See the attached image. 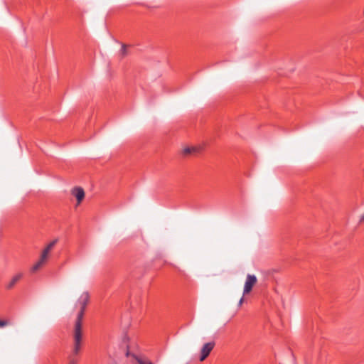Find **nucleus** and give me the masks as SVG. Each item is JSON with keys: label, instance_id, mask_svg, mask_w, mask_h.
Listing matches in <instances>:
<instances>
[{"label": "nucleus", "instance_id": "obj_1", "mask_svg": "<svg viewBox=\"0 0 364 364\" xmlns=\"http://www.w3.org/2000/svg\"><path fill=\"white\" fill-rule=\"evenodd\" d=\"M85 309H80L77 314V320L75 324L73 333V353H80L82 345V321Z\"/></svg>", "mask_w": 364, "mask_h": 364}, {"label": "nucleus", "instance_id": "obj_2", "mask_svg": "<svg viewBox=\"0 0 364 364\" xmlns=\"http://www.w3.org/2000/svg\"><path fill=\"white\" fill-rule=\"evenodd\" d=\"M257 283V278L255 274H247L246 276L244 288H243V295L249 294L252 290L253 287Z\"/></svg>", "mask_w": 364, "mask_h": 364}, {"label": "nucleus", "instance_id": "obj_3", "mask_svg": "<svg viewBox=\"0 0 364 364\" xmlns=\"http://www.w3.org/2000/svg\"><path fill=\"white\" fill-rule=\"evenodd\" d=\"M124 343L126 345V356L129 358L131 361L134 364L136 360V355L135 353V348L134 343H129V338L124 340Z\"/></svg>", "mask_w": 364, "mask_h": 364}, {"label": "nucleus", "instance_id": "obj_4", "mask_svg": "<svg viewBox=\"0 0 364 364\" xmlns=\"http://www.w3.org/2000/svg\"><path fill=\"white\" fill-rule=\"evenodd\" d=\"M215 346L214 342H208L205 343L200 352V361H203L210 354Z\"/></svg>", "mask_w": 364, "mask_h": 364}, {"label": "nucleus", "instance_id": "obj_5", "mask_svg": "<svg viewBox=\"0 0 364 364\" xmlns=\"http://www.w3.org/2000/svg\"><path fill=\"white\" fill-rule=\"evenodd\" d=\"M71 194L75 197L77 205H80L85 198V191L81 187H75L71 190Z\"/></svg>", "mask_w": 364, "mask_h": 364}, {"label": "nucleus", "instance_id": "obj_6", "mask_svg": "<svg viewBox=\"0 0 364 364\" xmlns=\"http://www.w3.org/2000/svg\"><path fill=\"white\" fill-rule=\"evenodd\" d=\"M90 301V294L87 291H84L80 295L79 299H78V304L80 306V309H85L87 304H88Z\"/></svg>", "mask_w": 364, "mask_h": 364}, {"label": "nucleus", "instance_id": "obj_7", "mask_svg": "<svg viewBox=\"0 0 364 364\" xmlns=\"http://www.w3.org/2000/svg\"><path fill=\"white\" fill-rule=\"evenodd\" d=\"M23 274L18 272L13 276L11 281L6 285L7 289H11L15 284L23 277Z\"/></svg>", "mask_w": 364, "mask_h": 364}, {"label": "nucleus", "instance_id": "obj_8", "mask_svg": "<svg viewBox=\"0 0 364 364\" xmlns=\"http://www.w3.org/2000/svg\"><path fill=\"white\" fill-rule=\"evenodd\" d=\"M56 242H57V240L52 241L43 250V251L42 252L41 256L43 259H47L49 252L53 248V247L55 246Z\"/></svg>", "mask_w": 364, "mask_h": 364}, {"label": "nucleus", "instance_id": "obj_9", "mask_svg": "<svg viewBox=\"0 0 364 364\" xmlns=\"http://www.w3.org/2000/svg\"><path fill=\"white\" fill-rule=\"evenodd\" d=\"M200 149L198 146H186L183 149L182 151L184 155H188L198 153Z\"/></svg>", "mask_w": 364, "mask_h": 364}, {"label": "nucleus", "instance_id": "obj_10", "mask_svg": "<svg viewBox=\"0 0 364 364\" xmlns=\"http://www.w3.org/2000/svg\"><path fill=\"white\" fill-rule=\"evenodd\" d=\"M46 259H43L41 257L40 259L31 267V272H35L38 271L44 264Z\"/></svg>", "mask_w": 364, "mask_h": 364}, {"label": "nucleus", "instance_id": "obj_11", "mask_svg": "<svg viewBox=\"0 0 364 364\" xmlns=\"http://www.w3.org/2000/svg\"><path fill=\"white\" fill-rule=\"evenodd\" d=\"M78 354H79V353H77V355ZM74 355H77V354H74L73 350L72 355L70 358L69 364H77V360L74 358Z\"/></svg>", "mask_w": 364, "mask_h": 364}, {"label": "nucleus", "instance_id": "obj_12", "mask_svg": "<svg viewBox=\"0 0 364 364\" xmlns=\"http://www.w3.org/2000/svg\"><path fill=\"white\" fill-rule=\"evenodd\" d=\"M127 46L126 45H123L122 47V49H121V55L122 56H125L127 55Z\"/></svg>", "mask_w": 364, "mask_h": 364}, {"label": "nucleus", "instance_id": "obj_13", "mask_svg": "<svg viewBox=\"0 0 364 364\" xmlns=\"http://www.w3.org/2000/svg\"><path fill=\"white\" fill-rule=\"evenodd\" d=\"M138 364H154L149 360H142L138 358Z\"/></svg>", "mask_w": 364, "mask_h": 364}, {"label": "nucleus", "instance_id": "obj_14", "mask_svg": "<svg viewBox=\"0 0 364 364\" xmlns=\"http://www.w3.org/2000/svg\"><path fill=\"white\" fill-rule=\"evenodd\" d=\"M8 325V322L6 321L0 320V328H3Z\"/></svg>", "mask_w": 364, "mask_h": 364}, {"label": "nucleus", "instance_id": "obj_15", "mask_svg": "<svg viewBox=\"0 0 364 364\" xmlns=\"http://www.w3.org/2000/svg\"><path fill=\"white\" fill-rule=\"evenodd\" d=\"M359 222L360 223L364 222V213L360 215Z\"/></svg>", "mask_w": 364, "mask_h": 364}, {"label": "nucleus", "instance_id": "obj_16", "mask_svg": "<svg viewBox=\"0 0 364 364\" xmlns=\"http://www.w3.org/2000/svg\"><path fill=\"white\" fill-rule=\"evenodd\" d=\"M243 301H244V299H243V297H242V298L240 299V301H239V304H239V306H241V305H242V304L243 303Z\"/></svg>", "mask_w": 364, "mask_h": 364}]
</instances>
